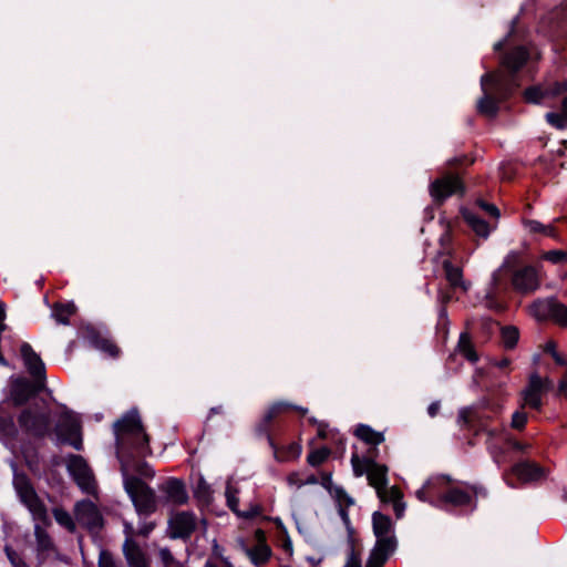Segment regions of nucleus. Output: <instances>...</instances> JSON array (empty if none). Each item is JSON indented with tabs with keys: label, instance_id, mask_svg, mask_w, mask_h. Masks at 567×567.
<instances>
[{
	"label": "nucleus",
	"instance_id": "1",
	"mask_svg": "<svg viewBox=\"0 0 567 567\" xmlns=\"http://www.w3.org/2000/svg\"><path fill=\"white\" fill-rule=\"evenodd\" d=\"M528 56L529 54L524 47H516L502 59L504 70L482 76L483 96L477 103V110L481 114L488 117L496 115L499 101L506 99L513 89L518 85L514 73L526 63Z\"/></svg>",
	"mask_w": 567,
	"mask_h": 567
},
{
	"label": "nucleus",
	"instance_id": "2",
	"mask_svg": "<svg viewBox=\"0 0 567 567\" xmlns=\"http://www.w3.org/2000/svg\"><path fill=\"white\" fill-rule=\"evenodd\" d=\"M114 431L117 444V454L120 462L125 460L131 463V473L142 478H153L154 470L144 461H133L126 454L132 449L138 455H145L148 452V436L144 432L141 417L136 411L128 412L114 424Z\"/></svg>",
	"mask_w": 567,
	"mask_h": 567
},
{
	"label": "nucleus",
	"instance_id": "3",
	"mask_svg": "<svg viewBox=\"0 0 567 567\" xmlns=\"http://www.w3.org/2000/svg\"><path fill=\"white\" fill-rule=\"evenodd\" d=\"M488 416L472 408H464L458 412L457 424L461 429L473 430L474 435L484 433L485 444L494 462L498 465L505 462V437L508 435L504 427H491L487 425Z\"/></svg>",
	"mask_w": 567,
	"mask_h": 567
},
{
	"label": "nucleus",
	"instance_id": "4",
	"mask_svg": "<svg viewBox=\"0 0 567 567\" xmlns=\"http://www.w3.org/2000/svg\"><path fill=\"white\" fill-rule=\"evenodd\" d=\"M123 486L138 515H150L157 509L158 499L153 488L131 473V463L122 460Z\"/></svg>",
	"mask_w": 567,
	"mask_h": 567
},
{
	"label": "nucleus",
	"instance_id": "5",
	"mask_svg": "<svg viewBox=\"0 0 567 567\" xmlns=\"http://www.w3.org/2000/svg\"><path fill=\"white\" fill-rule=\"evenodd\" d=\"M388 466L374 462L370 463L367 478L375 489L378 497L383 503H392L393 511L398 518L405 512V503L402 502L403 494L398 486H388Z\"/></svg>",
	"mask_w": 567,
	"mask_h": 567
},
{
	"label": "nucleus",
	"instance_id": "6",
	"mask_svg": "<svg viewBox=\"0 0 567 567\" xmlns=\"http://www.w3.org/2000/svg\"><path fill=\"white\" fill-rule=\"evenodd\" d=\"M13 471V487L21 503L29 509L34 520L44 525H50L48 509L44 503L38 496L29 477L18 471L14 463L11 464Z\"/></svg>",
	"mask_w": 567,
	"mask_h": 567
},
{
	"label": "nucleus",
	"instance_id": "7",
	"mask_svg": "<svg viewBox=\"0 0 567 567\" xmlns=\"http://www.w3.org/2000/svg\"><path fill=\"white\" fill-rule=\"evenodd\" d=\"M20 429L33 436L42 437L50 431V410L44 401L24 408L19 416Z\"/></svg>",
	"mask_w": 567,
	"mask_h": 567
},
{
	"label": "nucleus",
	"instance_id": "8",
	"mask_svg": "<svg viewBox=\"0 0 567 567\" xmlns=\"http://www.w3.org/2000/svg\"><path fill=\"white\" fill-rule=\"evenodd\" d=\"M529 313L538 321L553 320L567 326V307L555 298L537 299L529 306Z\"/></svg>",
	"mask_w": 567,
	"mask_h": 567
},
{
	"label": "nucleus",
	"instance_id": "9",
	"mask_svg": "<svg viewBox=\"0 0 567 567\" xmlns=\"http://www.w3.org/2000/svg\"><path fill=\"white\" fill-rule=\"evenodd\" d=\"M66 467L82 492L95 495L97 491L96 481L86 461L80 455H70Z\"/></svg>",
	"mask_w": 567,
	"mask_h": 567
},
{
	"label": "nucleus",
	"instance_id": "10",
	"mask_svg": "<svg viewBox=\"0 0 567 567\" xmlns=\"http://www.w3.org/2000/svg\"><path fill=\"white\" fill-rule=\"evenodd\" d=\"M55 431L62 443L69 444L78 451L82 450L81 424L71 411L64 410L61 413Z\"/></svg>",
	"mask_w": 567,
	"mask_h": 567
},
{
	"label": "nucleus",
	"instance_id": "11",
	"mask_svg": "<svg viewBox=\"0 0 567 567\" xmlns=\"http://www.w3.org/2000/svg\"><path fill=\"white\" fill-rule=\"evenodd\" d=\"M75 519L91 533H99L104 526L99 507L91 501H80L74 505Z\"/></svg>",
	"mask_w": 567,
	"mask_h": 567
},
{
	"label": "nucleus",
	"instance_id": "12",
	"mask_svg": "<svg viewBox=\"0 0 567 567\" xmlns=\"http://www.w3.org/2000/svg\"><path fill=\"white\" fill-rule=\"evenodd\" d=\"M429 190L435 203H442L454 194H463L464 185L457 175L445 174L433 181Z\"/></svg>",
	"mask_w": 567,
	"mask_h": 567
},
{
	"label": "nucleus",
	"instance_id": "13",
	"mask_svg": "<svg viewBox=\"0 0 567 567\" xmlns=\"http://www.w3.org/2000/svg\"><path fill=\"white\" fill-rule=\"evenodd\" d=\"M553 386L548 379H542L538 374H532L528 386L523 391L524 405L539 410L542 406V393Z\"/></svg>",
	"mask_w": 567,
	"mask_h": 567
},
{
	"label": "nucleus",
	"instance_id": "14",
	"mask_svg": "<svg viewBox=\"0 0 567 567\" xmlns=\"http://www.w3.org/2000/svg\"><path fill=\"white\" fill-rule=\"evenodd\" d=\"M197 520L190 512H178L168 522V533L172 538H187L196 529Z\"/></svg>",
	"mask_w": 567,
	"mask_h": 567
},
{
	"label": "nucleus",
	"instance_id": "15",
	"mask_svg": "<svg viewBox=\"0 0 567 567\" xmlns=\"http://www.w3.org/2000/svg\"><path fill=\"white\" fill-rule=\"evenodd\" d=\"M509 473L515 475L517 480L524 484L538 482L546 476V470L533 461L516 462L511 468Z\"/></svg>",
	"mask_w": 567,
	"mask_h": 567
},
{
	"label": "nucleus",
	"instance_id": "16",
	"mask_svg": "<svg viewBox=\"0 0 567 567\" xmlns=\"http://www.w3.org/2000/svg\"><path fill=\"white\" fill-rule=\"evenodd\" d=\"M512 284L522 293H532L539 288L537 271L532 266H525L513 274Z\"/></svg>",
	"mask_w": 567,
	"mask_h": 567
},
{
	"label": "nucleus",
	"instance_id": "17",
	"mask_svg": "<svg viewBox=\"0 0 567 567\" xmlns=\"http://www.w3.org/2000/svg\"><path fill=\"white\" fill-rule=\"evenodd\" d=\"M159 492L164 494L166 503L174 505L185 504L188 499V494L183 482L176 478H169L159 486Z\"/></svg>",
	"mask_w": 567,
	"mask_h": 567
},
{
	"label": "nucleus",
	"instance_id": "18",
	"mask_svg": "<svg viewBox=\"0 0 567 567\" xmlns=\"http://www.w3.org/2000/svg\"><path fill=\"white\" fill-rule=\"evenodd\" d=\"M21 358L28 372L35 379L44 377V364L38 353L28 342H23L20 347Z\"/></svg>",
	"mask_w": 567,
	"mask_h": 567
},
{
	"label": "nucleus",
	"instance_id": "19",
	"mask_svg": "<svg viewBox=\"0 0 567 567\" xmlns=\"http://www.w3.org/2000/svg\"><path fill=\"white\" fill-rule=\"evenodd\" d=\"M394 539L377 540L373 549L370 553L365 567H382L389 556L394 551Z\"/></svg>",
	"mask_w": 567,
	"mask_h": 567
},
{
	"label": "nucleus",
	"instance_id": "20",
	"mask_svg": "<svg viewBox=\"0 0 567 567\" xmlns=\"http://www.w3.org/2000/svg\"><path fill=\"white\" fill-rule=\"evenodd\" d=\"M123 555L128 567H150V559L135 540L124 542Z\"/></svg>",
	"mask_w": 567,
	"mask_h": 567
},
{
	"label": "nucleus",
	"instance_id": "21",
	"mask_svg": "<svg viewBox=\"0 0 567 567\" xmlns=\"http://www.w3.org/2000/svg\"><path fill=\"white\" fill-rule=\"evenodd\" d=\"M287 410H296L302 415L307 414L308 409L295 405L289 402L280 401L276 402L268 408V410L265 412L261 423L259 424V430L267 432L268 425L272 422L275 417L280 415L281 413L286 412Z\"/></svg>",
	"mask_w": 567,
	"mask_h": 567
},
{
	"label": "nucleus",
	"instance_id": "22",
	"mask_svg": "<svg viewBox=\"0 0 567 567\" xmlns=\"http://www.w3.org/2000/svg\"><path fill=\"white\" fill-rule=\"evenodd\" d=\"M238 489L228 484L226 486L225 496L229 508L239 517L252 518L261 514V507L258 504L249 505L248 509L240 512L238 509Z\"/></svg>",
	"mask_w": 567,
	"mask_h": 567
},
{
	"label": "nucleus",
	"instance_id": "23",
	"mask_svg": "<svg viewBox=\"0 0 567 567\" xmlns=\"http://www.w3.org/2000/svg\"><path fill=\"white\" fill-rule=\"evenodd\" d=\"M35 393L33 385L25 379H17L10 390V400L16 406L24 404Z\"/></svg>",
	"mask_w": 567,
	"mask_h": 567
},
{
	"label": "nucleus",
	"instance_id": "24",
	"mask_svg": "<svg viewBox=\"0 0 567 567\" xmlns=\"http://www.w3.org/2000/svg\"><path fill=\"white\" fill-rule=\"evenodd\" d=\"M567 91V82L556 83L554 89L544 90L539 86H532L525 90L524 97L529 103H540L546 96H555Z\"/></svg>",
	"mask_w": 567,
	"mask_h": 567
},
{
	"label": "nucleus",
	"instance_id": "25",
	"mask_svg": "<svg viewBox=\"0 0 567 567\" xmlns=\"http://www.w3.org/2000/svg\"><path fill=\"white\" fill-rule=\"evenodd\" d=\"M443 269L445 272V279L453 289H461L467 291L470 284L463 280L462 268L452 264L451 260H443Z\"/></svg>",
	"mask_w": 567,
	"mask_h": 567
},
{
	"label": "nucleus",
	"instance_id": "26",
	"mask_svg": "<svg viewBox=\"0 0 567 567\" xmlns=\"http://www.w3.org/2000/svg\"><path fill=\"white\" fill-rule=\"evenodd\" d=\"M372 523L377 540L394 539L393 536L390 535L392 529V522L389 516L375 512L372 516Z\"/></svg>",
	"mask_w": 567,
	"mask_h": 567
},
{
	"label": "nucleus",
	"instance_id": "27",
	"mask_svg": "<svg viewBox=\"0 0 567 567\" xmlns=\"http://www.w3.org/2000/svg\"><path fill=\"white\" fill-rule=\"evenodd\" d=\"M378 455L377 449H370L367 457H360L357 453H353L351 456V465L353 470V474L357 477L362 475H367L370 470V463L374 462V458Z\"/></svg>",
	"mask_w": 567,
	"mask_h": 567
},
{
	"label": "nucleus",
	"instance_id": "28",
	"mask_svg": "<svg viewBox=\"0 0 567 567\" xmlns=\"http://www.w3.org/2000/svg\"><path fill=\"white\" fill-rule=\"evenodd\" d=\"M463 217L472 230L482 238H487L492 227L475 213L470 210L463 212Z\"/></svg>",
	"mask_w": 567,
	"mask_h": 567
},
{
	"label": "nucleus",
	"instance_id": "29",
	"mask_svg": "<svg viewBox=\"0 0 567 567\" xmlns=\"http://www.w3.org/2000/svg\"><path fill=\"white\" fill-rule=\"evenodd\" d=\"M354 434L358 439L367 444L373 445L372 449H377V445L384 441V435L381 432L374 431L371 426L360 424L357 426Z\"/></svg>",
	"mask_w": 567,
	"mask_h": 567
},
{
	"label": "nucleus",
	"instance_id": "30",
	"mask_svg": "<svg viewBox=\"0 0 567 567\" xmlns=\"http://www.w3.org/2000/svg\"><path fill=\"white\" fill-rule=\"evenodd\" d=\"M18 436V427L11 413L0 406V437L13 440Z\"/></svg>",
	"mask_w": 567,
	"mask_h": 567
},
{
	"label": "nucleus",
	"instance_id": "31",
	"mask_svg": "<svg viewBox=\"0 0 567 567\" xmlns=\"http://www.w3.org/2000/svg\"><path fill=\"white\" fill-rule=\"evenodd\" d=\"M34 537L39 554H48L54 550V543L51 536L40 524H35L34 526Z\"/></svg>",
	"mask_w": 567,
	"mask_h": 567
},
{
	"label": "nucleus",
	"instance_id": "32",
	"mask_svg": "<svg viewBox=\"0 0 567 567\" xmlns=\"http://www.w3.org/2000/svg\"><path fill=\"white\" fill-rule=\"evenodd\" d=\"M441 501L453 506H466L472 504V496L460 488H451L441 496Z\"/></svg>",
	"mask_w": 567,
	"mask_h": 567
},
{
	"label": "nucleus",
	"instance_id": "33",
	"mask_svg": "<svg viewBox=\"0 0 567 567\" xmlns=\"http://www.w3.org/2000/svg\"><path fill=\"white\" fill-rule=\"evenodd\" d=\"M456 351L460 352L463 357H465L471 362H476L478 360V355L474 350V347L471 341V337L467 332H463L460 334V339L456 346Z\"/></svg>",
	"mask_w": 567,
	"mask_h": 567
},
{
	"label": "nucleus",
	"instance_id": "34",
	"mask_svg": "<svg viewBox=\"0 0 567 567\" xmlns=\"http://www.w3.org/2000/svg\"><path fill=\"white\" fill-rule=\"evenodd\" d=\"M246 551L250 560L257 566L265 564L271 555V550L266 544H259Z\"/></svg>",
	"mask_w": 567,
	"mask_h": 567
},
{
	"label": "nucleus",
	"instance_id": "35",
	"mask_svg": "<svg viewBox=\"0 0 567 567\" xmlns=\"http://www.w3.org/2000/svg\"><path fill=\"white\" fill-rule=\"evenodd\" d=\"M55 522L65 528L70 533H74L76 529L75 522L71 514L61 507H55L52 511Z\"/></svg>",
	"mask_w": 567,
	"mask_h": 567
},
{
	"label": "nucleus",
	"instance_id": "36",
	"mask_svg": "<svg viewBox=\"0 0 567 567\" xmlns=\"http://www.w3.org/2000/svg\"><path fill=\"white\" fill-rule=\"evenodd\" d=\"M547 122L558 128H567V97L563 102V110L560 113L549 112L546 114Z\"/></svg>",
	"mask_w": 567,
	"mask_h": 567
},
{
	"label": "nucleus",
	"instance_id": "37",
	"mask_svg": "<svg viewBox=\"0 0 567 567\" xmlns=\"http://www.w3.org/2000/svg\"><path fill=\"white\" fill-rule=\"evenodd\" d=\"M75 307L73 305H55L52 316L56 322L68 324L70 317L74 313Z\"/></svg>",
	"mask_w": 567,
	"mask_h": 567
},
{
	"label": "nucleus",
	"instance_id": "38",
	"mask_svg": "<svg viewBox=\"0 0 567 567\" xmlns=\"http://www.w3.org/2000/svg\"><path fill=\"white\" fill-rule=\"evenodd\" d=\"M518 330L513 326L502 328V341L505 348L512 349L518 341Z\"/></svg>",
	"mask_w": 567,
	"mask_h": 567
},
{
	"label": "nucleus",
	"instance_id": "39",
	"mask_svg": "<svg viewBox=\"0 0 567 567\" xmlns=\"http://www.w3.org/2000/svg\"><path fill=\"white\" fill-rule=\"evenodd\" d=\"M330 455L328 447H321L309 453L307 461L311 466H318L322 464Z\"/></svg>",
	"mask_w": 567,
	"mask_h": 567
},
{
	"label": "nucleus",
	"instance_id": "40",
	"mask_svg": "<svg viewBox=\"0 0 567 567\" xmlns=\"http://www.w3.org/2000/svg\"><path fill=\"white\" fill-rule=\"evenodd\" d=\"M504 445H507L513 451H515L517 453H522V454L527 453L528 450L530 449V444L525 443V442H519V441L515 440L509 434L505 437Z\"/></svg>",
	"mask_w": 567,
	"mask_h": 567
},
{
	"label": "nucleus",
	"instance_id": "41",
	"mask_svg": "<svg viewBox=\"0 0 567 567\" xmlns=\"http://www.w3.org/2000/svg\"><path fill=\"white\" fill-rule=\"evenodd\" d=\"M99 567H122L114 556L107 550H101L99 555Z\"/></svg>",
	"mask_w": 567,
	"mask_h": 567
},
{
	"label": "nucleus",
	"instance_id": "42",
	"mask_svg": "<svg viewBox=\"0 0 567 567\" xmlns=\"http://www.w3.org/2000/svg\"><path fill=\"white\" fill-rule=\"evenodd\" d=\"M158 556L164 567H179V563L174 558L168 548H159Z\"/></svg>",
	"mask_w": 567,
	"mask_h": 567
},
{
	"label": "nucleus",
	"instance_id": "43",
	"mask_svg": "<svg viewBox=\"0 0 567 567\" xmlns=\"http://www.w3.org/2000/svg\"><path fill=\"white\" fill-rule=\"evenodd\" d=\"M334 497L339 504V507H350L354 504V501L351 496L347 494V492L341 487H336L334 491Z\"/></svg>",
	"mask_w": 567,
	"mask_h": 567
},
{
	"label": "nucleus",
	"instance_id": "44",
	"mask_svg": "<svg viewBox=\"0 0 567 567\" xmlns=\"http://www.w3.org/2000/svg\"><path fill=\"white\" fill-rule=\"evenodd\" d=\"M4 551L13 567H29L23 558L11 547L6 546Z\"/></svg>",
	"mask_w": 567,
	"mask_h": 567
},
{
	"label": "nucleus",
	"instance_id": "45",
	"mask_svg": "<svg viewBox=\"0 0 567 567\" xmlns=\"http://www.w3.org/2000/svg\"><path fill=\"white\" fill-rule=\"evenodd\" d=\"M97 347L102 351L109 353L111 357H117L120 353V349L117 348V346L107 339L100 340L97 342Z\"/></svg>",
	"mask_w": 567,
	"mask_h": 567
},
{
	"label": "nucleus",
	"instance_id": "46",
	"mask_svg": "<svg viewBox=\"0 0 567 567\" xmlns=\"http://www.w3.org/2000/svg\"><path fill=\"white\" fill-rule=\"evenodd\" d=\"M527 422V415L523 411H516L512 415L511 426L515 430H523Z\"/></svg>",
	"mask_w": 567,
	"mask_h": 567
},
{
	"label": "nucleus",
	"instance_id": "47",
	"mask_svg": "<svg viewBox=\"0 0 567 567\" xmlns=\"http://www.w3.org/2000/svg\"><path fill=\"white\" fill-rule=\"evenodd\" d=\"M544 258L554 264H560L567 260V252L563 250H549L544 255Z\"/></svg>",
	"mask_w": 567,
	"mask_h": 567
},
{
	"label": "nucleus",
	"instance_id": "48",
	"mask_svg": "<svg viewBox=\"0 0 567 567\" xmlns=\"http://www.w3.org/2000/svg\"><path fill=\"white\" fill-rule=\"evenodd\" d=\"M476 204L483 212L494 217L496 220L499 218V209L494 204H489L484 200H477Z\"/></svg>",
	"mask_w": 567,
	"mask_h": 567
},
{
	"label": "nucleus",
	"instance_id": "49",
	"mask_svg": "<svg viewBox=\"0 0 567 567\" xmlns=\"http://www.w3.org/2000/svg\"><path fill=\"white\" fill-rule=\"evenodd\" d=\"M344 567H362L360 553L355 550L353 545H351V549Z\"/></svg>",
	"mask_w": 567,
	"mask_h": 567
},
{
	"label": "nucleus",
	"instance_id": "50",
	"mask_svg": "<svg viewBox=\"0 0 567 567\" xmlns=\"http://www.w3.org/2000/svg\"><path fill=\"white\" fill-rule=\"evenodd\" d=\"M524 225L532 233H546L547 234L550 231V228L548 226H545L537 220H525Z\"/></svg>",
	"mask_w": 567,
	"mask_h": 567
},
{
	"label": "nucleus",
	"instance_id": "51",
	"mask_svg": "<svg viewBox=\"0 0 567 567\" xmlns=\"http://www.w3.org/2000/svg\"><path fill=\"white\" fill-rule=\"evenodd\" d=\"M155 528V523L153 522H143L140 524L136 534L138 536L147 537L152 530Z\"/></svg>",
	"mask_w": 567,
	"mask_h": 567
},
{
	"label": "nucleus",
	"instance_id": "52",
	"mask_svg": "<svg viewBox=\"0 0 567 567\" xmlns=\"http://www.w3.org/2000/svg\"><path fill=\"white\" fill-rule=\"evenodd\" d=\"M213 554L219 558L221 560V563L224 564L225 567H235L229 560L228 558L224 557L221 555V548L220 546L214 542V545H213Z\"/></svg>",
	"mask_w": 567,
	"mask_h": 567
},
{
	"label": "nucleus",
	"instance_id": "53",
	"mask_svg": "<svg viewBox=\"0 0 567 567\" xmlns=\"http://www.w3.org/2000/svg\"><path fill=\"white\" fill-rule=\"evenodd\" d=\"M136 530L132 523L124 522V534H125V542L134 540V536H136Z\"/></svg>",
	"mask_w": 567,
	"mask_h": 567
},
{
	"label": "nucleus",
	"instance_id": "54",
	"mask_svg": "<svg viewBox=\"0 0 567 567\" xmlns=\"http://www.w3.org/2000/svg\"><path fill=\"white\" fill-rule=\"evenodd\" d=\"M548 351H550L555 362L559 365H565L567 363V359L559 352H557L554 347H548Z\"/></svg>",
	"mask_w": 567,
	"mask_h": 567
},
{
	"label": "nucleus",
	"instance_id": "55",
	"mask_svg": "<svg viewBox=\"0 0 567 567\" xmlns=\"http://www.w3.org/2000/svg\"><path fill=\"white\" fill-rule=\"evenodd\" d=\"M441 404L439 401L432 402L427 408V413L431 417H434L437 415L440 411Z\"/></svg>",
	"mask_w": 567,
	"mask_h": 567
},
{
	"label": "nucleus",
	"instance_id": "56",
	"mask_svg": "<svg viewBox=\"0 0 567 567\" xmlns=\"http://www.w3.org/2000/svg\"><path fill=\"white\" fill-rule=\"evenodd\" d=\"M518 260V254L517 252H511L507 255L503 267H509L512 264H515Z\"/></svg>",
	"mask_w": 567,
	"mask_h": 567
},
{
	"label": "nucleus",
	"instance_id": "57",
	"mask_svg": "<svg viewBox=\"0 0 567 567\" xmlns=\"http://www.w3.org/2000/svg\"><path fill=\"white\" fill-rule=\"evenodd\" d=\"M558 392L565 396H567V379H563L560 382H559V385H558Z\"/></svg>",
	"mask_w": 567,
	"mask_h": 567
},
{
	"label": "nucleus",
	"instance_id": "58",
	"mask_svg": "<svg viewBox=\"0 0 567 567\" xmlns=\"http://www.w3.org/2000/svg\"><path fill=\"white\" fill-rule=\"evenodd\" d=\"M347 508L348 507L340 506L339 507V514H340L342 520L348 525L350 523V519H349V515H348Z\"/></svg>",
	"mask_w": 567,
	"mask_h": 567
},
{
	"label": "nucleus",
	"instance_id": "59",
	"mask_svg": "<svg viewBox=\"0 0 567 567\" xmlns=\"http://www.w3.org/2000/svg\"><path fill=\"white\" fill-rule=\"evenodd\" d=\"M288 483L291 485L297 484L298 486L302 485V483L298 482V474H296V473H292L288 476Z\"/></svg>",
	"mask_w": 567,
	"mask_h": 567
},
{
	"label": "nucleus",
	"instance_id": "60",
	"mask_svg": "<svg viewBox=\"0 0 567 567\" xmlns=\"http://www.w3.org/2000/svg\"><path fill=\"white\" fill-rule=\"evenodd\" d=\"M508 364H509L508 359H503V360H501V361L496 362V365H497L498 368H501V369L506 368Z\"/></svg>",
	"mask_w": 567,
	"mask_h": 567
},
{
	"label": "nucleus",
	"instance_id": "61",
	"mask_svg": "<svg viewBox=\"0 0 567 567\" xmlns=\"http://www.w3.org/2000/svg\"><path fill=\"white\" fill-rule=\"evenodd\" d=\"M318 434H319L320 437H326V426L320 424L319 429H318Z\"/></svg>",
	"mask_w": 567,
	"mask_h": 567
},
{
	"label": "nucleus",
	"instance_id": "62",
	"mask_svg": "<svg viewBox=\"0 0 567 567\" xmlns=\"http://www.w3.org/2000/svg\"><path fill=\"white\" fill-rule=\"evenodd\" d=\"M318 480L316 476H309L303 484H317Z\"/></svg>",
	"mask_w": 567,
	"mask_h": 567
},
{
	"label": "nucleus",
	"instance_id": "63",
	"mask_svg": "<svg viewBox=\"0 0 567 567\" xmlns=\"http://www.w3.org/2000/svg\"><path fill=\"white\" fill-rule=\"evenodd\" d=\"M416 496H417L419 499L424 501L425 499V491L423 488L419 489L416 492Z\"/></svg>",
	"mask_w": 567,
	"mask_h": 567
},
{
	"label": "nucleus",
	"instance_id": "64",
	"mask_svg": "<svg viewBox=\"0 0 567 567\" xmlns=\"http://www.w3.org/2000/svg\"><path fill=\"white\" fill-rule=\"evenodd\" d=\"M204 567H217V565L210 560H207Z\"/></svg>",
	"mask_w": 567,
	"mask_h": 567
}]
</instances>
